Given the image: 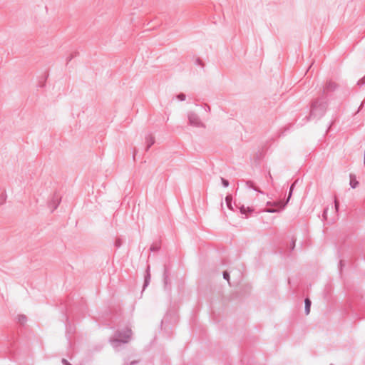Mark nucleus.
I'll return each mask as SVG.
<instances>
[{
  "label": "nucleus",
  "instance_id": "obj_15",
  "mask_svg": "<svg viewBox=\"0 0 365 365\" xmlns=\"http://www.w3.org/2000/svg\"><path fill=\"white\" fill-rule=\"evenodd\" d=\"M282 204H283V202H280V204L279 205H280L279 207H278V208H267V209L264 210V212H269V213L279 212L284 210V209H282Z\"/></svg>",
  "mask_w": 365,
  "mask_h": 365
},
{
  "label": "nucleus",
  "instance_id": "obj_37",
  "mask_svg": "<svg viewBox=\"0 0 365 365\" xmlns=\"http://www.w3.org/2000/svg\"><path fill=\"white\" fill-rule=\"evenodd\" d=\"M78 53H78V51H74V52H73L71 54H73V58H74V57L77 56L78 55Z\"/></svg>",
  "mask_w": 365,
  "mask_h": 365
},
{
  "label": "nucleus",
  "instance_id": "obj_23",
  "mask_svg": "<svg viewBox=\"0 0 365 365\" xmlns=\"http://www.w3.org/2000/svg\"><path fill=\"white\" fill-rule=\"evenodd\" d=\"M177 98L179 101H183L185 100L186 98V95L183 93H180L178 96H177Z\"/></svg>",
  "mask_w": 365,
  "mask_h": 365
},
{
  "label": "nucleus",
  "instance_id": "obj_25",
  "mask_svg": "<svg viewBox=\"0 0 365 365\" xmlns=\"http://www.w3.org/2000/svg\"><path fill=\"white\" fill-rule=\"evenodd\" d=\"M357 85L359 86L365 85V76L358 81Z\"/></svg>",
  "mask_w": 365,
  "mask_h": 365
},
{
  "label": "nucleus",
  "instance_id": "obj_28",
  "mask_svg": "<svg viewBox=\"0 0 365 365\" xmlns=\"http://www.w3.org/2000/svg\"><path fill=\"white\" fill-rule=\"evenodd\" d=\"M327 212H328V207H326L322 213V217L324 220H327Z\"/></svg>",
  "mask_w": 365,
  "mask_h": 365
},
{
  "label": "nucleus",
  "instance_id": "obj_29",
  "mask_svg": "<svg viewBox=\"0 0 365 365\" xmlns=\"http://www.w3.org/2000/svg\"><path fill=\"white\" fill-rule=\"evenodd\" d=\"M227 207L228 209H230V210H232V211H235V210L237 209L235 205L234 206L232 205V203L227 205Z\"/></svg>",
  "mask_w": 365,
  "mask_h": 365
},
{
  "label": "nucleus",
  "instance_id": "obj_19",
  "mask_svg": "<svg viewBox=\"0 0 365 365\" xmlns=\"http://www.w3.org/2000/svg\"><path fill=\"white\" fill-rule=\"evenodd\" d=\"M223 279L227 280L230 283V272L227 270L223 271L222 272Z\"/></svg>",
  "mask_w": 365,
  "mask_h": 365
},
{
  "label": "nucleus",
  "instance_id": "obj_2",
  "mask_svg": "<svg viewBox=\"0 0 365 365\" xmlns=\"http://www.w3.org/2000/svg\"><path fill=\"white\" fill-rule=\"evenodd\" d=\"M133 331L130 327L127 326L122 329H118L113 336L110 339V342L115 346H118L121 344H128L132 338Z\"/></svg>",
  "mask_w": 365,
  "mask_h": 365
},
{
  "label": "nucleus",
  "instance_id": "obj_34",
  "mask_svg": "<svg viewBox=\"0 0 365 365\" xmlns=\"http://www.w3.org/2000/svg\"><path fill=\"white\" fill-rule=\"evenodd\" d=\"M268 176H269V178L271 180V183L273 184V178H272V176L270 172L268 173Z\"/></svg>",
  "mask_w": 365,
  "mask_h": 365
},
{
  "label": "nucleus",
  "instance_id": "obj_10",
  "mask_svg": "<svg viewBox=\"0 0 365 365\" xmlns=\"http://www.w3.org/2000/svg\"><path fill=\"white\" fill-rule=\"evenodd\" d=\"M61 202V198L58 195L56 194L53 195L51 202H50L49 206L52 207L51 212H53L58 206Z\"/></svg>",
  "mask_w": 365,
  "mask_h": 365
},
{
  "label": "nucleus",
  "instance_id": "obj_3",
  "mask_svg": "<svg viewBox=\"0 0 365 365\" xmlns=\"http://www.w3.org/2000/svg\"><path fill=\"white\" fill-rule=\"evenodd\" d=\"M171 266L170 264H165L163 267V281L164 288L165 289H170L171 288V279L170 277Z\"/></svg>",
  "mask_w": 365,
  "mask_h": 365
},
{
  "label": "nucleus",
  "instance_id": "obj_33",
  "mask_svg": "<svg viewBox=\"0 0 365 365\" xmlns=\"http://www.w3.org/2000/svg\"><path fill=\"white\" fill-rule=\"evenodd\" d=\"M73 58V54H71L68 58H67V64L68 63L69 61H71L72 59Z\"/></svg>",
  "mask_w": 365,
  "mask_h": 365
},
{
  "label": "nucleus",
  "instance_id": "obj_35",
  "mask_svg": "<svg viewBox=\"0 0 365 365\" xmlns=\"http://www.w3.org/2000/svg\"><path fill=\"white\" fill-rule=\"evenodd\" d=\"M136 153H137V149L134 148V150H133V158L134 160H135V156Z\"/></svg>",
  "mask_w": 365,
  "mask_h": 365
},
{
  "label": "nucleus",
  "instance_id": "obj_24",
  "mask_svg": "<svg viewBox=\"0 0 365 365\" xmlns=\"http://www.w3.org/2000/svg\"><path fill=\"white\" fill-rule=\"evenodd\" d=\"M334 207H335L336 212H338L339 208V201L336 197H334Z\"/></svg>",
  "mask_w": 365,
  "mask_h": 365
},
{
  "label": "nucleus",
  "instance_id": "obj_17",
  "mask_svg": "<svg viewBox=\"0 0 365 365\" xmlns=\"http://www.w3.org/2000/svg\"><path fill=\"white\" fill-rule=\"evenodd\" d=\"M123 241L121 238L120 237H117L114 242V246L116 247V248H119L121 247V245H123Z\"/></svg>",
  "mask_w": 365,
  "mask_h": 365
},
{
  "label": "nucleus",
  "instance_id": "obj_31",
  "mask_svg": "<svg viewBox=\"0 0 365 365\" xmlns=\"http://www.w3.org/2000/svg\"><path fill=\"white\" fill-rule=\"evenodd\" d=\"M344 261L342 259H341L339 261V269H340V272H341V269H342V267L344 266Z\"/></svg>",
  "mask_w": 365,
  "mask_h": 365
},
{
  "label": "nucleus",
  "instance_id": "obj_8",
  "mask_svg": "<svg viewBox=\"0 0 365 365\" xmlns=\"http://www.w3.org/2000/svg\"><path fill=\"white\" fill-rule=\"evenodd\" d=\"M297 182V180L294 181L290 185L289 190V195H288L287 199L285 200V201L283 202L282 209H284L286 207L287 205L288 204V202H289V200H290V199L292 197V193H293V190H294V189L295 187Z\"/></svg>",
  "mask_w": 365,
  "mask_h": 365
},
{
  "label": "nucleus",
  "instance_id": "obj_9",
  "mask_svg": "<svg viewBox=\"0 0 365 365\" xmlns=\"http://www.w3.org/2000/svg\"><path fill=\"white\" fill-rule=\"evenodd\" d=\"M155 138L151 134H148L145 136V151H148L151 146L155 143Z\"/></svg>",
  "mask_w": 365,
  "mask_h": 365
},
{
  "label": "nucleus",
  "instance_id": "obj_14",
  "mask_svg": "<svg viewBox=\"0 0 365 365\" xmlns=\"http://www.w3.org/2000/svg\"><path fill=\"white\" fill-rule=\"evenodd\" d=\"M161 241L157 240L154 242L150 247V252H156L160 249Z\"/></svg>",
  "mask_w": 365,
  "mask_h": 365
},
{
  "label": "nucleus",
  "instance_id": "obj_22",
  "mask_svg": "<svg viewBox=\"0 0 365 365\" xmlns=\"http://www.w3.org/2000/svg\"><path fill=\"white\" fill-rule=\"evenodd\" d=\"M221 179V182H222V185L224 187H227L230 185V182L228 180L224 178H220Z\"/></svg>",
  "mask_w": 365,
  "mask_h": 365
},
{
  "label": "nucleus",
  "instance_id": "obj_5",
  "mask_svg": "<svg viewBox=\"0 0 365 365\" xmlns=\"http://www.w3.org/2000/svg\"><path fill=\"white\" fill-rule=\"evenodd\" d=\"M187 118H188V120H189V124L190 125L195 126V127H200V126L203 125L199 116L195 113L192 112V111L189 112L187 113Z\"/></svg>",
  "mask_w": 365,
  "mask_h": 365
},
{
  "label": "nucleus",
  "instance_id": "obj_18",
  "mask_svg": "<svg viewBox=\"0 0 365 365\" xmlns=\"http://www.w3.org/2000/svg\"><path fill=\"white\" fill-rule=\"evenodd\" d=\"M6 193L3 192L0 194V205H3L6 200Z\"/></svg>",
  "mask_w": 365,
  "mask_h": 365
},
{
  "label": "nucleus",
  "instance_id": "obj_39",
  "mask_svg": "<svg viewBox=\"0 0 365 365\" xmlns=\"http://www.w3.org/2000/svg\"><path fill=\"white\" fill-rule=\"evenodd\" d=\"M330 365H334V364H331Z\"/></svg>",
  "mask_w": 365,
  "mask_h": 365
},
{
  "label": "nucleus",
  "instance_id": "obj_32",
  "mask_svg": "<svg viewBox=\"0 0 365 365\" xmlns=\"http://www.w3.org/2000/svg\"><path fill=\"white\" fill-rule=\"evenodd\" d=\"M139 363L138 360H133L129 363V365H137Z\"/></svg>",
  "mask_w": 365,
  "mask_h": 365
},
{
  "label": "nucleus",
  "instance_id": "obj_36",
  "mask_svg": "<svg viewBox=\"0 0 365 365\" xmlns=\"http://www.w3.org/2000/svg\"><path fill=\"white\" fill-rule=\"evenodd\" d=\"M78 53H78V51H74V52H73L71 54H73V58H74V57L77 56L78 55Z\"/></svg>",
  "mask_w": 365,
  "mask_h": 365
},
{
  "label": "nucleus",
  "instance_id": "obj_20",
  "mask_svg": "<svg viewBox=\"0 0 365 365\" xmlns=\"http://www.w3.org/2000/svg\"><path fill=\"white\" fill-rule=\"evenodd\" d=\"M195 64L197 65V66H201L202 68H203L205 66V64H204V62L202 61V60L200 58H197L195 59Z\"/></svg>",
  "mask_w": 365,
  "mask_h": 365
},
{
  "label": "nucleus",
  "instance_id": "obj_11",
  "mask_svg": "<svg viewBox=\"0 0 365 365\" xmlns=\"http://www.w3.org/2000/svg\"><path fill=\"white\" fill-rule=\"evenodd\" d=\"M243 181L245 182V184L248 188L252 189L253 190H255L257 192H259L261 194H264V192L260 190V189L259 187H257L255 185V183L253 181H252V180H243Z\"/></svg>",
  "mask_w": 365,
  "mask_h": 365
},
{
  "label": "nucleus",
  "instance_id": "obj_30",
  "mask_svg": "<svg viewBox=\"0 0 365 365\" xmlns=\"http://www.w3.org/2000/svg\"><path fill=\"white\" fill-rule=\"evenodd\" d=\"M61 362L63 365H72L67 359H62Z\"/></svg>",
  "mask_w": 365,
  "mask_h": 365
},
{
  "label": "nucleus",
  "instance_id": "obj_27",
  "mask_svg": "<svg viewBox=\"0 0 365 365\" xmlns=\"http://www.w3.org/2000/svg\"><path fill=\"white\" fill-rule=\"evenodd\" d=\"M295 242L296 240L294 239H292L290 243V252L293 251L295 248Z\"/></svg>",
  "mask_w": 365,
  "mask_h": 365
},
{
  "label": "nucleus",
  "instance_id": "obj_6",
  "mask_svg": "<svg viewBox=\"0 0 365 365\" xmlns=\"http://www.w3.org/2000/svg\"><path fill=\"white\" fill-rule=\"evenodd\" d=\"M235 206L240 210V212L245 215V217L247 218L249 215H252L255 212V209L252 207H245L244 205L237 204L236 202H234Z\"/></svg>",
  "mask_w": 365,
  "mask_h": 365
},
{
  "label": "nucleus",
  "instance_id": "obj_12",
  "mask_svg": "<svg viewBox=\"0 0 365 365\" xmlns=\"http://www.w3.org/2000/svg\"><path fill=\"white\" fill-rule=\"evenodd\" d=\"M312 301L309 297L304 299V314H309L311 310Z\"/></svg>",
  "mask_w": 365,
  "mask_h": 365
},
{
  "label": "nucleus",
  "instance_id": "obj_4",
  "mask_svg": "<svg viewBox=\"0 0 365 365\" xmlns=\"http://www.w3.org/2000/svg\"><path fill=\"white\" fill-rule=\"evenodd\" d=\"M338 88L339 85L336 83L334 82L331 80H329L327 81L324 86L323 87L321 96H325V94H327V96L329 93L335 91L336 90L338 89Z\"/></svg>",
  "mask_w": 365,
  "mask_h": 365
},
{
  "label": "nucleus",
  "instance_id": "obj_13",
  "mask_svg": "<svg viewBox=\"0 0 365 365\" xmlns=\"http://www.w3.org/2000/svg\"><path fill=\"white\" fill-rule=\"evenodd\" d=\"M349 177H350L349 185H350L351 187L353 189L356 188L358 187V185H359V182L356 180L355 175L351 173Z\"/></svg>",
  "mask_w": 365,
  "mask_h": 365
},
{
  "label": "nucleus",
  "instance_id": "obj_1",
  "mask_svg": "<svg viewBox=\"0 0 365 365\" xmlns=\"http://www.w3.org/2000/svg\"><path fill=\"white\" fill-rule=\"evenodd\" d=\"M328 108L327 96H319L313 99L310 103V111L309 115L305 117L306 120H318L326 113Z\"/></svg>",
  "mask_w": 365,
  "mask_h": 365
},
{
  "label": "nucleus",
  "instance_id": "obj_7",
  "mask_svg": "<svg viewBox=\"0 0 365 365\" xmlns=\"http://www.w3.org/2000/svg\"><path fill=\"white\" fill-rule=\"evenodd\" d=\"M150 278H151L150 267V265H148L146 268L145 274L144 276V282H143V289H145L149 285L150 282Z\"/></svg>",
  "mask_w": 365,
  "mask_h": 365
},
{
  "label": "nucleus",
  "instance_id": "obj_38",
  "mask_svg": "<svg viewBox=\"0 0 365 365\" xmlns=\"http://www.w3.org/2000/svg\"><path fill=\"white\" fill-rule=\"evenodd\" d=\"M364 101L361 103L360 106L359 107L358 112L361 109V108L364 106Z\"/></svg>",
  "mask_w": 365,
  "mask_h": 365
},
{
  "label": "nucleus",
  "instance_id": "obj_16",
  "mask_svg": "<svg viewBox=\"0 0 365 365\" xmlns=\"http://www.w3.org/2000/svg\"><path fill=\"white\" fill-rule=\"evenodd\" d=\"M18 322L24 326L27 322V317L25 314H19L17 317Z\"/></svg>",
  "mask_w": 365,
  "mask_h": 365
},
{
  "label": "nucleus",
  "instance_id": "obj_26",
  "mask_svg": "<svg viewBox=\"0 0 365 365\" xmlns=\"http://www.w3.org/2000/svg\"><path fill=\"white\" fill-rule=\"evenodd\" d=\"M280 204V202H270V201H268L267 202V206H277Z\"/></svg>",
  "mask_w": 365,
  "mask_h": 365
},
{
  "label": "nucleus",
  "instance_id": "obj_21",
  "mask_svg": "<svg viewBox=\"0 0 365 365\" xmlns=\"http://www.w3.org/2000/svg\"><path fill=\"white\" fill-rule=\"evenodd\" d=\"M232 202V195L231 194H227L225 197V203L226 205Z\"/></svg>",
  "mask_w": 365,
  "mask_h": 365
}]
</instances>
